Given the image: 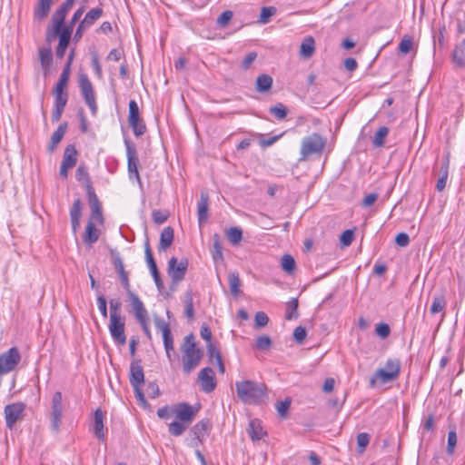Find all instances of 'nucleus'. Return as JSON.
<instances>
[{
    "label": "nucleus",
    "mask_w": 465,
    "mask_h": 465,
    "mask_svg": "<svg viewBox=\"0 0 465 465\" xmlns=\"http://www.w3.org/2000/svg\"><path fill=\"white\" fill-rule=\"evenodd\" d=\"M235 390L238 398L246 404H258L266 395L267 387L262 382L251 380L236 381Z\"/></svg>",
    "instance_id": "nucleus-1"
},
{
    "label": "nucleus",
    "mask_w": 465,
    "mask_h": 465,
    "mask_svg": "<svg viewBox=\"0 0 465 465\" xmlns=\"http://www.w3.org/2000/svg\"><path fill=\"white\" fill-rule=\"evenodd\" d=\"M183 371L185 374H190L196 367L199 366L203 358V352L197 348L194 335L190 333L183 339L181 346Z\"/></svg>",
    "instance_id": "nucleus-2"
},
{
    "label": "nucleus",
    "mask_w": 465,
    "mask_h": 465,
    "mask_svg": "<svg viewBox=\"0 0 465 465\" xmlns=\"http://www.w3.org/2000/svg\"><path fill=\"white\" fill-rule=\"evenodd\" d=\"M326 145V139L318 133H312L302 139L300 161L306 160L310 155L321 154Z\"/></svg>",
    "instance_id": "nucleus-3"
},
{
    "label": "nucleus",
    "mask_w": 465,
    "mask_h": 465,
    "mask_svg": "<svg viewBox=\"0 0 465 465\" xmlns=\"http://www.w3.org/2000/svg\"><path fill=\"white\" fill-rule=\"evenodd\" d=\"M63 418V395L60 391L53 394L51 401L50 425L53 431L57 433Z\"/></svg>",
    "instance_id": "nucleus-4"
},
{
    "label": "nucleus",
    "mask_w": 465,
    "mask_h": 465,
    "mask_svg": "<svg viewBox=\"0 0 465 465\" xmlns=\"http://www.w3.org/2000/svg\"><path fill=\"white\" fill-rule=\"evenodd\" d=\"M188 260L182 259L179 262L176 257H172L168 262L167 272L173 285L184 279L188 268Z\"/></svg>",
    "instance_id": "nucleus-5"
},
{
    "label": "nucleus",
    "mask_w": 465,
    "mask_h": 465,
    "mask_svg": "<svg viewBox=\"0 0 465 465\" xmlns=\"http://www.w3.org/2000/svg\"><path fill=\"white\" fill-rule=\"evenodd\" d=\"M124 144L126 148V156H127V168L130 179L135 177L136 180L141 183L140 175L138 173V165L139 159L137 155V152L134 143L128 140L124 139Z\"/></svg>",
    "instance_id": "nucleus-6"
},
{
    "label": "nucleus",
    "mask_w": 465,
    "mask_h": 465,
    "mask_svg": "<svg viewBox=\"0 0 465 465\" xmlns=\"http://www.w3.org/2000/svg\"><path fill=\"white\" fill-rule=\"evenodd\" d=\"M124 327L125 319L124 317L110 318V323L108 326L109 332L114 341L118 345H124L126 343Z\"/></svg>",
    "instance_id": "nucleus-7"
},
{
    "label": "nucleus",
    "mask_w": 465,
    "mask_h": 465,
    "mask_svg": "<svg viewBox=\"0 0 465 465\" xmlns=\"http://www.w3.org/2000/svg\"><path fill=\"white\" fill-rule=\"evenodd\" d=\"M25 405L23 402H15L5 407V419L6 427L13 429L15 422L23 416Z\"/></svg>",
    "instance_id": "nucleus-8"
},
{
    "label": "nucleus",
    "mask_w": 465,
    "mask_h": 465,
    "mask_svg": "<svg viewBox=\"0 0 465 465\" xmlns=\"http://www.w3.org/2000/svg\"><path fill=\"white\" fill-rule=\"evenodd\" d=\"M212 429V423L209 419H203L198 421L193 428L192 432L194 436L195 442H192V446L198 448L199 444H203L205 438L209 435Z\"/></svg>",
    "instance_id": "nucleus-9"
},
{
    "label": "nucleus",
    "mask_w": 465,
    "mask_h": 465,
    "mask_svg": "<svg viewBox=\"0 0 465 465\" xmlns=\"http://www.w3.org/2000/svg\"><path fill=\"white\" fill-rule=\"evenodd\" d=\"M88 202L91 208V214L89 221H93L94 223H103L104 217L102 213V207L100 202L94 193V190L92 185H88Z\"/></svg>",
    "instance_id": "nucleus-10"
},
{
    "label": "nucleus",
    "mask_w": 465,
    "mask_h": 465,
    "mask_svg": "<svg viewBox=\"0 0 465 465\" xmlns=\"http://www.w3.org/2000/svg\"><path fill=\"white\" fill-rule=\"evenodd\" d=\"M196 410L187 402H181L174 406L173 413L182 422L189 425L195 418Z\"/></svg>",
    "instance_id": "nucleus-11"
},
{
    "label": "nucleus",
    "mask_w": 465,
    "mask_h": 465,
    "mask_svg": "<svg viewBox=\"0 0 465 465\" xmlns=\"http://www.w3.org/2000/svg\"><path fill=\"white\" fill-rule=\"evenodd\" d=\"M198 379L202 391L205 393L213 391L216 388L215 375L212 368L205 367L199 372Z\"/></svg>",
    "instance_id": "nucleus-12"
},
{
    "label": "nucleus",
    "mask_w": 465,
    "mask_h": 465,
    "mask_svg": "<svg viewBox=\"0 0 465 465\" xmlns=\"http://www.w3.org/2000/svg\"><path fill=\"white\" fill-rule=\"evenodd\" d=\"M74 0H65L55 11L53 15V23H54V31H57L59 29H64V20L71 10Z\"/></svg>",
    "instance_id": "nucleus-13"
},
{
    "label": "nucleus",
    "mask_w": 465,
    "mask_h": 465,
    "mask_svg": "<svg viewBox=\"0 0 465 465\" xmlns=\"http://www.w3.org/2000/svg\"><path fill=\"white\" fill-rule=\"evenodd\" d=\"M54 96V108L52 114V121L58 122L63 114L64 107L68 101L67 92L54 91L53 92Z\"/></svg>",
    "instance_id": "nucleus-14"
},
{
    "label": "nucleus",
    "mask_w": 465,
    "mask_h": 465,
    "mask_svg": "<svg viewBox=\"0 0 465 465\" xmlns=\"http://www.w3.org/2000/svg\"><path fill=\"white\" fill-rule=\"evenodd\" d=\"M129 381L132 387H142L144 384V373L141 360H134L131 362Z\"/></svg>",
    "instance_id": "nucleus-15"
},
{
    "label": "nucleus",
    "mask_w": 465,
    "mask_h": 465,
    "mask_svg": "<svg viewBox=\"0 0 465 465\" xmlns=\"http://www.w3.org/2000/svg\"><path fill=\"white\" fill-rule=\"evenodd\" d=\"M129 300L136 320L139 322H143L145 319H148V312L138 295L129 292Z\"/></svg>",
    "instance_id": "nucleus-16"
},
{
    "label": "nucleus",
    "mask_w": 465,
    "mask_h": 465,
    "mask_svg": "<svg viewBox=\"0 0 465 465\" xmlns=\"http://www.w3.org/2000/svg\"><path fill=\"white\" fill-rule=\"evenodd\" d=\"M54 34L59 36V43L55 50L56 56L58 58H63L70 43L72 35L71 28L66 27L64 29H59L57 31H54Z\"/></svg>",
    "instance_id": "nucleus-17"
},
{
    "label": "nucleus",
    "mask_w": 465,
    "mask_h": 465,
    "mask_svg": "<svg viewBox=\"0 0 465 465\" xmlns=\"http://www.w3.org/2000/svg\"><path fill=\"white\" fill-rule=\"evenodd\" d=\"M104 414L100 408L94 412L93 418V432L94 435L101 441L105 440V431L104 425Z\"/></svg>",
    "instance_id": "nucleus-18"
},
{
    "label": "nucleus",
    "mask_w": 465,
    "mask_h": 465,
    "mask_svg": "<svg viewBox=\"0 0 465 465\" xmlns=\"http://www.w3.org/2000/svg\"><path fill=\"white\" fill-rule=\"evenodd\" d=\"M397 379L382 368L375 371L370 379V386L375 387L377 385H384L386 383L393 382Z\"/></svg>",
    "instance_id": "nucleus-19"
},
{
    "label": "nucleus",
    "mask_w": 465,
    "mask_h": 465,
    "mask_svg": "<svg viewBox=\"0 0 465 465\" xmlns=\"http://www.w3.org/2000/svg\"><path fill=\"white\" fill-rule=\"evenodd\" d=\"M79 88L85 103L95 99L93 84L85 74L79 76Z\"/></svg>",
    "instance_id": "nucleus-20"
},
{
    "label": "nucleus",
    "mask_w": 465,
    "mask_h": 465,
    "mask_svg": "<svg viewBox=\"0 0 465 465\" xmlns=\"http://www.w3.org/2000/svg\"><path fill=\"white\" fill-rule=\"evenodd\" d=\"M209 207V195L206 192H202L200 201L197 204V215L199 224L202 225L207 221Z\"/></svg>",
    "instance_id": "nucleus-21"
},
{
    "label": "nucleus",
    "mask_w": 465,
    "mask_h": 465,
    "mask_svg": "<svg viewBox=\"0 0 465 465\" xmlns=\"http://www.w3.org/2000/svg\"><path fill=\"white\" fill-rule=\"evenodd\" d=\"M82 216V202L79 198L75 199L70 209V219L72 230L75 233L80 227V220Z\"/></svg>",
    "instance_id": "nucleus-22"
},
{
    "label": "nucleus",
    "mask_w": 465,
    "mask_h": 465,
    "mask_svg": "<svg viewBox=\"0 0 465 465\" xmlns=\"http://www.w3.org/2000/svg\"><path fill=\"white\" fill-rule=\"evenodd\" d=\"M99 236L100 232L95 227L94 222L88 221L85 227V232L83 235V242L87 245H92L98 241Z\"/></svg>",
    "instance_id": "nucleus-23"
},
{
    "label": "nucleus",
    "mask_w": 465,
    "mask_h": 465,
    "mask_svg": "<svg viewBox=\"0 0 465 465\" xmlns=\"http://www.w3.org/2000/svg\"><path fill=\"white\" fill-rule=\"evenodd\" d=\"M54 0H38L34 10V16L36 20L45 19L50 12Z\"/></svg>",
    "instance_id": "nucleus-24"
},
{
    "label": "nucleus",
    "mask_w": 465,
    "mask_h": 465,
    "mask_svg": "<svg viewBox=\"0 0 465 465\" xmlns=\"http://www.w3.org/2000/svg\"><path fill=\"white\" fill-rule=\"evenodd\" d=\"M450 160L446 157L440 165V177L437 181L436 190L441 192L445 189L449 176Z\"/></svg>",
    "instance_id": "nucleus-25"
},
{
    "label": "nucleus",
    "mask_w": 465,
    "mask_h": 465,
    "mask_svg": "<svg viewBox=\"0 0 465 465\" xmlns=\"http://www.w3.org/2000/svg\"><path fill=\"white\" fill-rule=\"evenodd\" d=\"M174 232L171 226L163 229L160 235L159 251H165L173 242Z\"/></svg>",
    "instance_id": "nucleus-26"
},
{
    "label": "nucleus",
    "mask_w": 465,
    "mask_h": 465,
    "mask_svg": "<svg viewBox=\"0 0 465 465\" xmlns=\"http://www.w3.org/2000/svg\"><path fill=\"white\" fill-rule=\"evenodd\" d=\"M77 163V150L74 144H68L64 152L62 164L73 168Z\"/></svg>",
    "instance_id": "nucleus-27"
},
{
    "label": "nucleus",
    "mask_w": 465,
    "mask_h": 465,
    "mask_svg": "<svg viewBox=\"0 0 465 465\" xmlns=\"http://www.w3.org/2000/svg\"><path fill=\"white\" fill-rule=\"evenodd\" d=\"M67 131V123L61 124L57 129L53 133L48 145V151L54 152L56 145L62 141Z\"/></svg>",
    "instance_id": "nucleus-28"
},
{
    "label": "nucleus",
    "mask_w": 465,
    "mask_h": 465,
    "mask_svg": "<svg viewBox=\"0 0 465 465\" xmlns=\"http://www.w3.org/2000/svg\"><path fill=\"white\" fill-rule=\"evenodd\" d=\"M315 51V41L312 36H306L300 46V55L303 58H310Z\"/></svg>",
    "instance_id": "nucleus-29"
},
{
    "label": "nucleus",
    "mask_w": 465,
    "mask_h": 465,
    "mask_svg": "<svg viewBox=\"0 0 465 465\" xmlns=\"http://www.w3.org/2000/svg\"><path fill=\"white\" fill-rule=\"evenodd\" d=\"M249 435L252 440H259L266 434L259 420L254 419L249 422Z\"/></svg>",
    "instance_id": "nucleus-30"
},
{
    "label": "nucleus",
    "mask_w": 465,
    "mask_h": 465,
    "mask_svg": "<svg viewBox=\"0 0 465 465\" xmlns=\"http://www.w3.org/2000/svg\"><path fill=\"white\" fill-rule=\"evenodd\" d=\"M212 255L214 262H223V244L221 241V236L218 233H214L213 235V251Z\"/></svg>",
    "instance_id": "nucleus-31"
},
{
    "label": "nucleus",
    "mask_w": 465,
    "mask_h": 465,
    "mask_svg": "<svg viewBox=\"0 0 465 465\" xmlns=\"http://www.w3.org/2000/svg\"><path fill=\"white\" fill-rule=\"evenodd\" d=\"M452 60L460 67L465 66V39L452 52Z\"/></svg>",
    "instance_id": "nucleus-32"
},
{
    "label": "nucleus",
    "mask_w": 465,
    "mask_h": 465,
    "mask_svg": "<svg viewBox=\"0 0 465 465\" xmlns=\"http://www.w3.org/2000/svg\"><path fill=\"white\" fill-rule=\"evenodd\" d=\"M272 78L266 74H260L256 79L255 88L259 93H265L272 88Z\"/></svg>",
    "instance_id": "nucleus-33"
},
{
    "label": "nucleus",
    "mask_w": 465,
    "mask_h": 465,
    "mask_svg": "<svg viewBox=\"0 0 465 465\" xmlns=\"http://www.w3.org/2000/svg\"><path fill=\"white\" fill-rule=\"evenodd\" d=\"M103 13L104 11L101 7L93 8L87 12L81 22L89 28L103 15Z\"/></svg>",
    "instance_id": "nucleus-34"
},
{
    "label": "nucleus",
    "mask_w": 465,
    "mask_h": 465,
    "mask_svg": "<svg viewBox=\"0 0 465 465\" xmlns=\"http://www.w3.org/2000/svg\"><path fill=\"white\" fill-rule=\"evenodd\" d=\"M298 300L296 298L291 299L286 304L285 319L288 321L295 320L299 317L298 313Z\"/></svg>",
    "instance_id": "nucleus-35"
},
{
    "label": "nucleus",
    "mask_w": 465,
    "mask_h": 465,
    "mask_svg": "<svg viewBox=\"0 0 465 465\" xmlns=\"http://www.w3.org/2000/svg\"><path fill=\"white\" fill-rule=\"evenodd\" d=\"M382 369L389 373H392V376L398 379L401 373V361L399 359H388Z\"/></svg>",
    "instance_id": "nucleus-36"
},
{
    "label": "nucleus",
    "mask_w": 465,
    "mask_h": 465,
    "mask_svg": "<svg viewBox=\"0 0 465 465\" xmlns=\"http://www.w3.org/2000/svg\"><path fill=\"white\" fill-rule=\"evenodd\" d=\"M184 302V314L188 320H193L194 318V309H193V293L191 291H187L184 294L183 298Z\"/></svg>",
    "instance_id": "nucleus-37"
},
{
    "label": "nucleus",
    "mask_w": 465,
    "mask_h": 465,
    "mask_svg": "<svg viewBox=\"0 0 465 465\" xmlns=\"http://www.w3.org/2000/svg\"><path fill=\"white\" fill-rule=\"evenodd\" d=\"M70 73L71 70L69 69V67L64 66L60 74L59 81L55 84V87L54 89V91L66 92L65 89L67 87V84L70 78Z\"/></svg>",
    "instance_id": "nucleus-38"
},
{
    "label": "nucleus",
    "mask_w": 465,
    "mask_h": 465,
    "mask_svg": "<svg viewBox=\"0 0 465 465\" xmlns=\"http://www.w3.org/2000/svg\"><path fill=\"white\" fill-rule=\"evenodd\" d=\"M229 286L231 293L233 296H238L240 292L241 280L237 272H231L229 273Z\"/></svg>",
    "instance_id": "nucleus-39"
},
{
    "label": "nucleus",
    "mask_w": 465,
    "mask_h": 465,
    "mask_svg": "<svg viewBox=\"0 0 465 465\" xmlns=\"http://www.w3.org/2000/svg\"><path fill=\"white\" fill-rule=\"evenodd\" d=\"M144 254H145V260H146V262L148 264L151 273L157 272L158 268H157L156 262L154 261V258L153 256L148 238H146L145 242H144Z\"/></svg>",
    "instance_id": "nucleus-40"
},
{
    "label": "nucleus",
    "mask_w": 465,
    "mask_h": 465,
    "mask_svg": "<svg viewBox=\"0 0 465 465\" xmlns=\"http://www.w3.org/2000/svg\"><path fill=\"white\" fill-rule=\"evenodd\" d=\"M446 300L443 294H437L433 297L432 303L430 306V312L436 314L440 312L446 307Z\"/></svg>",
    "instance_id": "nucleus-41"
},
{
    "label": "nucleus",
    "mask_w": 465,
    "mask_h": 465,
    "mask_svg": "<svg viewBox=\"0 0 465 465\" xmlns=\"http://www.w3.org/2000/svg\"><path fill=\"white\" fill-rule=\"evenodd\" d=\"M225 233L232 245L238 244L242 239V231L239 227H232L228 229Z\"/></svg>",
    "instance_id": "nucleus-42"
},
{
    "label": "nucleus",
    "mask_w": 465,
    "mask_h": 465,
    "mask_svg": "<svg viewBox=\"0 0 465 465\" xmlns=\"http://www.w3.org/2000/svg\"><path fill=\"white\" fill-rule=\"evenodd\" d=\"M39 59L44 69H47L53 62L52 50L50 48H41L39 50Z\"/></svg>",
    "instance_id": "nucleus-43"
},
{
    "label": "nucleus",
    "mask_w": 465,
    "mask_h": 465,
    "mask_svg": "<svg viewBox=\"0 0 465 465\" xmlns=\"http://www.w3.org/2000/svg\"><path fill=\"white\" fill-rule=\"evenodd\" d=\"M389 134V128L386 126H381L375 133V135L372 140V144L374 147H382L384 145V140Z\"/></svg>",
    "instance_id": "nucleus-44"
},
{
    "label": "nucleus",
    "mask_w": 465,
    "mask_h": 465,
    "mask_svg": "<svg viewBox=\"0 0 465 465\" xmlns=\"http://www.w3.org/2000/svg\"><path fill=\"white\" fill-rule=\"evenodd\" d=\"M187 426V424L180 420H174L169 424L168 431L171 435L178 437L181 436L186 430Z\"/></svg>",
    "instance_id": "nucleus-45"
},
{
    "label": "nucleus",
    "mask_w": 465,
    "mask_h": 465,
    "mask_svg": "<svg viewBox=\"0 0 465 465\" xmlns=\"http://www.w3.org/2000/svg\"><path fill=\"white\" fill-rule=\"evenodd\" d=\"M163 346L166 352V356L170 361H172V351H173V338L172 332H167L163 335Z\"/></svg>",
    "instance_id": "nucleus-46"
},
{
    "label": "nucleus",
    "mask_w": 465,
    "mask_h": 465,
    "mask_svg": "<svg viewBox=\"0 0 465 465\" xmlns=\"http://www.w3.org/2000/svg\"><path fill=\"white\" fill-rule=\"evenodd\" d=\"M129 125L133 129L135 136H141L146 132V125L141 117L134 121V123L130 121Z\"/></svg>",
    "instance_id": "nucleus-47"
},
{
    "label": "nucleus",
    "mask_w": 465,
    "mask_h": 465,
    "mask_svg": "<svg viewBox=\"0 0 465 465\" xmlns=\"http://www.w3.org/2000/svg\"><path fill=\"white\" fill-rule=\"evenodd\" d=\"M269 112L279 120L284 119L287 115V109L282 103H278L274 106H272L269 109Z\"/></svg>",
    "instance_id": "nucleus-48"
},
{
    "label": "nucleus",
    "mask_w": 465,
    "mask_h": 465,
    "mask_svg": "<svg viewBox=\"0 0 465 465\" xmlns=\"http://www.w3.org/2000/svg\"><path fill=\"white\" fill-rule=\"evenodd\" d=\"M282 267L288 273H292L295 270V261L290 254H284L282 258Z\"/></svg>",
    "instance_id": "nucleus-49"
},
{
    "label": "nucleus",
    "mask_w": 465,
    "mask_h": 465,
    "mask_svg": "<svg viewBox=\"0 0 465 465\" xmlns=\"http://www.w3.org/2000/svg\"><path fill=\"white\" fill-rule=\"evenodd\" d=\"M370 442V435L366 432H361L357 435V445H358V452L363 453L366 447Z\"/></svg>",
    "instance_id": "nucleus-50"
},
{
    "label": "nucleus",
    "mask_w": 465,
    "mask_h": 465,
    "mask_svg": "<svg viewBox=\"0 0 465 465\" xmlns=\"http://www.w3.org/2000/svg\"><path fill=\"white\" fill-rule=\"evenodd\" d=\"M111 255H112V258H113L114 267L117 271L118 274L125 272L124 266V262H123V260H122V258L120 256V253L117 251H115V250H112L111 251Z\"/></svg>",
    "instance_id": "nucleus-51"
},
{
    "label": "nucleus",
    "mask_w": 465,
    "mask_h": 465,
    "mask_svg": "<svg viewBox=\"0 0 465 465\" xmlns=\"http://www.w3.org/2000/svg\"><path fill=\"white\" fill-rule=\"evenodd\" d=\"M140 118V111L138 104L135 100H131L129 102V114H128V122L132 121L134 123L137 119Z\"/></svg>",
    "instance_id": "nucleus-52"
},
{
    "label": "nucleus",
    "mask_w": 465,
    "mask_h": 465,
    "mask_svg": "<svg viewBox=\"0 0 465 465\" xmlns=\"http://www.w3.org/2000/svg\"><path fill=\"white\" fill-rule=\"evenodd\" d=\"M75 177L76 180L81 182L84 181L86 183V189L88 190V185H91L90 183V178L89 173L87 172V169L84 165H79L75 172Z\"/></svg>",
    "instance_id": "nucleus-53"
},
{
    "label": "nucleus",
    "mask_w": 465,
    "mask_h": 465,
    "mask_svg": "<svg viewBox=\"0 0 465 465\" xmlns=\"http://www.w3.org/2000/svg\"><path fill=\"white\" fill-rule=\"evenodd\" d=\"M152 217L156 224H163L167 221L169 217V212L162 210H153L152 213Z\"/></svg>",
    "instance_id": "nucleus-54"
},
{
    "label": "nucleus",
    "mask_w": 465,
    "mask_h": 465,
    "mask_svg": "<svg viewBox=\"0 0 465 465\" xmlns=\"http://www.w3.org/2000/svg\"><path fill=\"white\" fill-rule=\"evenodd\" d=\"M276 13V8L273 6H265L262 7L260 14V22L262 24L268 23L269 19L274 15Z\"/></svg>",
    "instance_id": "nucleus-55"
},
{
    "label": "nucleus",
    "mask_w": 465,
    "mask_h": 465,
    "mask_svg": "<svg viewBox=\"0 0 465 465\" xmlns=\"http://www.w3.org/2000/svg\"><path fill=\"white\" fill-rule=\"evenodd\" d=\"M110 305V318H120L121 316V302L116 299L109 301Z\"/></svg>",
    "instance_id": "nucleus-56"
},
{
    "label": "nucleus",
    "mask_w": 465,
    "mask_h": 465,
    "mask_svg": "<svg viewBox=\"0 0 465 465\" xmlns=\"http://www.w3.org/2000/svg\"><path fill=\"white\" fill-rule=\"evenodd\" d=\"M291 400L289 398H286L284 401H279L276 404V410L280 415L281 418H286L288 410L291 406Z\"/></svg>",
    "instance_id": "nucleus-57"
},
{
    "label": "nucleus",
    "mask_w": 465,
    "mask_h": 465,
    "mask_svg": "<svg viewBox=\"0 0 465 465\" xmlns=\"http://www.w3.org/2000/svg\"><path fill=\"white\" fill-rule=\"evenodd\" d=\"M272 341L266 335L259 336L256 340L255 347L260 351H266L271 347Z\"/></svg>",
    "instance_id": "nucleus-58"
},
{
    "label": "nucleus",
    "mask_w": 465,
    "mask_h": 465,
    "mask_svg": "<svg viewBox=\"0 0 465 465\" xmlns=\"http://www.w3.org/2000/svg\"><path fill=\"white\" fill-rule=\"evenodd\" d=\"M233 16V13L231 10H226L223 12L220 16L217 18V25L220 27H225L229 22L232 20Z\"/></svg>",
    "instance_id": "nucleus-59"
},
{
    "label": "nucleus",
    "mask_w": 465,
    "mask_h": 465,
    "mask_svg": "<svg viewBox=\"0 0 465 465\" xmlns=\"http://www.w3.org/2000/svg\"><path fill=\"white\" fill-rule=\"evenodd\" d=\"M457 444V434L455 430H450L448 433V445H447V452L449 454H452L454 452V448Z\"/></svg>",
    "instance_id": "nucleus-60"
},
{
    "label": "nucleus",
    "mask_w": 465,
    "mask_h": 465,
    "mask_svg": "<svg viewBox=\"0 0 465 465\" xmlns=\"http://www.w3.org/2000/svg\"><path fill=\"white\" fill-rule=\"evenodd\" d=\"M354 232L352 230H345L340 236V242L343 246H349L352 242Z\"/></svg>",
    "instance_id": "nucleus-61"
},
{
    "label": "nucleus",
    "mask_w": 465,
    "mask_h": 465,
    "mask_svg": "<svg viewBox=\"0 0 465 465\" xmlns=\"http://www.w3.org/2000/svg\"><path fill=\"white\" fill-rule=\"evenodd\" d=\"M255 325L258 328L264 327L269 322L267 314L263 312H258L254 317Z\"/></svg>",
    "instance_id": "nucleus-62"
},
{
    "label": "nucleus",
    "mask_w": 465,
    "mask_h": 465,
    "mask_svg": "<svg viewBox=\"0 0 465 465\" xmlns=\"http://www.w3.org/2000/svg\"><path fill=\"white\" fill-rule=\"evenodd\" d=\"M306 330L302 326H297L293 331V339L298 343H302L306 338Z\"/></svg>",
    "instance_id": "nucleus-63"
},
{
    "label": "nucleus",
    "mask_w": 465,
    "mask_h": 465,
    "mask_svg": "<svg viewBox=\"0 0 465 465\" xmlns=\"http://www.w3.org/2000/svg\"><path fill=\"white\" fill-rule=\"evenodd\" d=\"M376 333L381 339L387 338L391 333V328L387 323H380L376 326Z\"/></svg>",
    "instance_id": "nucleus-64"
}]
</instances>
